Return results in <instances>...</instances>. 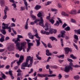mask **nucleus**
Masks as SVG:
<instances>
[{"label": "nucleus", "mask_w": 80, "mask_h": 80, "mask_svg": "<svg viewBox=\"0 0 80 80\" xmlns=\"http://www.w3.org/2000/svg\"><path fill=\"white\" fill-rule=\"evenodd\" d=\"M23 37L21 35H18V37L17 38V40L15 41V44L18 50L19 51H21L23 50V47L27 44L26 42H23L21 43L20 47V43L18 42H20L21 40L20 38H23Z\"/></svg>", "instance_id": "1"}, {"label": "nucleus", "mask_w": 80, "mask_h": 80, "mask_svg": "<svg viewBox=\"0 0 80 80\" xmlns=\"http://www.w3.org/2000/svg\"><path fill=\"white\" fill-rule=\"evenodd\" d=\"M34 33L35 35H32L31 36V37H30V38H29L33 40L34 36L37 38H38V40L37 39L35 40V41L37 43L36 46L37 47H38L39 46H40V37L38 36V32H37V29H36Z\"/></svg>", "instance_id": "2"}, {"label": "nucleus", "mask_w": 80, "mask_h": 80, "mask_svg": "<svg viewBox=\"0 0 80 80\" xmlns=\"http://www.w3.org/2000/svg\"><path fill=\"white\" fill-rule=\"evenodd\" d=\"M37 16L38 17H40V21L39 22V25L41 27H44V25H43V18L42 17V14L41 12H39L38 14H37Z\"/></svg>", "instance_id": "3"}, {"label": "nucleus", "mask_w": 80, "mask_h": 80, "mask_svg": "<svg viewBox=\"0 0 80 80\" xmlns=\"http://www.w3.org/2000/svg\"><path fill=\"white\" fill-rule=\"evenodd\" d=\"M23 60H24V56L21 55L19 58V61L16 62L18 66H19V65L21 64V63L23 62Z\"/></svg>", "instance_id": "4"}, {"label": "nucleus", "mask_w": 80, "mask_h": 80, "mask_svg": "<svg viewBox=\"0 0 80 80\" xmlns=\"http://www.w3.org/2000/svg\"><path fill=\"white\" fill-rule=\"evenodd\" d=\"M70 68V70L71 71H72L73 70V68L72 67H73L74 68H78V67H80V66L78 65H73V63L72 62H70L69 65V66H68Z\"/></svg>", "instance_id": "5"}, {"label": "nucleus", "mask_w": 80, "mask_h": 80, "mask_svg": "<svg viewBox=\"0 0 80 80\" xmlns=\"http://www.w3.org/2000/svg\"><path fill=\"white\" fill-rule=\"evenodd\" d=\"M7 10H9V9L8 8L7 6H6V8H5L4 12L5 16L3 18V20H5L7 18Z\"/></svg>", "instance_id": "6"}, {"label": "nucleus", "mask_w": 80, "mask_h": 80, "mask_svg": "<svg viewBox=\"0 0 80 80\" xmlns=\"http://www.w3.org/2000/svg\"><path fill=\"white\" fill-rule=\"evenodd\" d=\"M64 49L65 50V53H66V54H68V53H69V52H72V48H70L68 47H67L65 48Z\"/></svg>", "instance_id": "7"}, {"label": "nucleus", "mask_w": 80, "mask_h": 80, "mask_svg": "<svg viewBox=\"0 0 80 80\" xmlns=\"http://www.w3.org/2000/svg\"><path fill=\"white\" fill-rule=\"evenodd\" d=\"M28 58L26 59V62L23 63L22 64V65L23 67H27V65L28 64V60H29V59H28Z\"/></svg>", "instance_id": "8"}, {"label": "nucleus", "mask_w": 80, "mask_h": 80, "mask_svg": "<svg viewBox=\"0 0 80 80\" xmlns=\"http://www.w3.org/2000/svg\"><path fill=\"white\" fill-rule=\"evenodd\" d=\"M51 25L50 24H47V23H46L45 25V26H44V27H45V28H44V29L46 31H47L48 30V27H51Z\"/></svg>", "instance_id": "9"}, {"label": "nucleus", "mask_w": 80, "mask_h": 80, "mask_svg": "<svg viewBox=\"0 0 80 80\" xmlns=\"http://www.w3.org/2000/svg\"><path fill=\"white\" fill-rule=\"evenodd\" d=\"M70 70V68L69 67V66H66L65 67L64 71L65 72H67V73H68Z\"/></svg>", "instance_id": "10"}, {"label": "nucleus", "mask_w": 80, "mask_h": 80, "mask_svg": "<svg viewBox=\"0 0 80 80\" xmlns=\"http://www.w3.org/2000/svg\"><path fill=\"white\" fill-rule=\"evenodd\" d=\"M0 35L2 36L1 38L0 39V42L2 43L5 41V36L3 35V34H0Z\"/></svg>", "instance_id": "11"}, {"label": "nucleus", "mask_w": 80, "mask_h": 80, "mask_svg": "<svg viewBox=\"0 0 80 80\" xmlns=\"http://www.w3.org/2000/svg\"><path fill=\"white\" fill-rule=\"evenodd\" d=\"M46 54L47 56H51L52 55V53L50 52V51L48 49H47L46 51Z\"/></svg>", "instance_id": "12"}, {"label": "nucleus", "mask_w": 80, "mask_h": 80, "mask_svg": "<svg viewBox=\"0 0 80 80\" xmlns=\"http://www.w3.org/2000/svg\"><path fill=\"white\" fill-rule=\"evenodd\" d=\"M49 39H50V40H52V42H53L54 40H55V41H56V42H57V41H58V40H57V39L56 38H55V37L53 36H52L50 37L49 38Z\"/></svg>", "instance_id": "13"}, {"label": "nucleus", "mask_w": 80, "mask_h": 80, "mask_svg": "<svg viewBox=\"0 0 80 80\" xmlns=\"http://www.w3.org/2000/svg\"><path fill=\"white\" fill-rule=\"evenodd\" d=\"M65 33H66V32L64 30H62L61 32V33L62 34L61 37H62V38H64V36H63V35H65Z\"/></svg>", "instance_id": "14"}, {"label": "nucleus", "mask_w": 80, "mask_h": 80, "mask_svg": "<svg viewBox=\"0 0 80 80\" xmlns=\"http://www.w3.org/2000/svg\"><path fill=\"white\" fill-rule=\"evenodd\" d=\"M1 6L2 7H3L5 4V1L4 0H0Z\"/></svg>", "instance_id": "15"}, {"label": "nucleus", "mask_w": 80, "mask_h": 80, "mask_svg": "<svg viewBox=\"0 0 80 80\" xmlns=\"http://www.w3.org/2000/svg\"><path fill=\"white\" fill-rule=\"evenodd\" d=\"M23 0L24 1V5L26 6V9L27 10H28V3H27V2L26 1V0Z\"/></svg>", "instance_id": "16"}, {"label": "nucleus", "mask_w": 80, "mask_h": 80, "mask_svg": "<svg viewBox=\"0 0 80 80\" xmlns=\"http://www.w3.org/2000/svg\"><path fill=\"white\" fill-rule=\"evenodd\" d=\"M61 15H62V16H64L65 17H68V16H69V15L63 11L61 13Z\"/></svg>", "instance_id": "17"}, {"label": "nucleus", "mask_w": 80, "mask_h": 80, "mask_svg": "<svg viewBox=\"0 0 80 80\" xmlns=\"http://www.w3.org/2000/svg\"><path fill=\"white\" fill-rule=\"evenodd\" d=\"M76 12H77V11H76V10H73L70 12L69 13L71 14V15H74V14H75Z\"/></svg>", "instance_id": "18"}, {"label": "nucleus", "mask_w": 80, "mask_h": 80, "mask_svg": "<svg viewBox=\"0 0 80 80\" xmlns=\"http://www.w3.org/2000/svg\"><path fill=\"white\" fill-rule=\"evenodd\" d=\"M41 8V6H40L39 5H37L34 8L35 10H39Z\"/></svg>", "instance_id": "19"}, {"label": "nucleus", "mask_w": 80, "mask_h": 80, "mask_svg": "<svg viewBox=\"0 0 80 80\" xmlns=\"http://www.w3.org/2000/svg\"><path fill=\"white\" fill-rule=\"evenodd\" d=\"M17 61H18V60H14L11 63V67L12 68L13 67V64L15 63L16 62H17Z\"/></svg>", "instance_id": "20"}, {"label": "nucleus", "mask_w": 80, "mask_h": 80, "mask_svg": "<svg viewBox=\"0 0 80 80\" xmlns=\"http://www.w3.org/2000/svg\"><path fill=\"white\" fill-rule=\"evenodd\" d=\"M73 78L74 79L76 80H79V79H80V77L79 76V75H78L74 76Z\"/></svg>", "instance_id": "21"}, {"label": "nucleus", "mask_w": 80, "mask_h": 80, "mask_svg": "<svg viewBox=\"0 0 80 80\" xmlns=\"http://www.w3.org/2000/svg\"><path fill=\"white\" fill-rule=\"evenodd\" d=\"M28 58V59H29L28 62H29V60L33 61V57H31V56H28L27 57V58Z\"/></svg>", "instance_id": "22"}, {"label": "nucleus", "mask_w": 80, "mask_h": 80, "mask_svg": "<svg viewBox=\"0 0 80 80\" xmlns=\"http://www.w3.org/2000/svg\"><path fill=\"white\" fill-rule=\"evenodd\" d=\"M64 30L66 31H70V28L69 26H67L64 28Z\"/></svg>", "instance_id": "23"}, {"label": "nucleus", "mask_w": 80, "mask_h": 80, "mask_svg": "<svg viewBox=\"0 0 80 80\" xmlns=\"http://www.w3.org/2000/svg\"><path fill=\"white\" fill-rule=\"evenodd\" d=\"M1 72V75H2L1 76V77L2 78L5 79L6 78V76L4 74H3V72Z\"/></svg>", "instance_id": "24"}, {"label": "nucleus", "mask_w": 80, "mask_h": 80, "mask_svg": "<svg viewBox=\"0 0 80 80\" xmlns=\"http://www.w3.org/2000/svg\"><path fill=\"white\" fill-rule=\"evenodd\" d=\"M53 31H54V29L53 28H51L49 30V32L50 34H53Z\"/></svg>", "instance_id": "25"}, {"label": "nucleus", "mask_w": 80, "mask_h": 80, "mask_svg": "<svg viewBox=\"0 0 80 80\" xmlns=\"http://www.w3.org/2000/svg\"><path fill=\"white\" fill-rule=\"evenodd\" d=\"M70 57L71 58H72V59H73L74 60L76 59L77 58L76 57L74 56L73 54H71L70 55Z\"/></svg>", "instance_id": "26"}, {"label": "nucleus", "mask_w": 80, "mask_h": 80, "mask_svg": "<svg viewBox=\"0 0 80 80\" xmlns=\"http://www.w3.org/2000/svg\"><path fill=\"white\" fill-rule=\"evenodd\" d=\"M1 32L3 35H5L6 34V31L4 29H1Z\"/></svg>", "instance_id": "27"}, {"label": "nucleus", "mask_w": 80, "mask_h": 80, "mask_svg": "<svg viewBox=\"0 0 80 80\" xmlns=\"http://www.w3.org/2000/svg\"><path fill=\"white\" fill-rule=\"evenodd\" d=\"M37 76L39 77H43L44 74H42L38 73L37 74Z\"/></svg>", "instance_id": "28"}, {"label": "nucleus", "mask_w": 80, "mask_h": 80, "mask_svg": "<svg viewBox=\"0 0 80 80\" xmlns=\"http://www.w3.org/2000/svg\"><path fill=\"white\" fill-rule=\"evenodd\" d=\"M60 25V22H59L58 21H56V23L54 24V25L55 26H57L58 27V26H59V25Z\"/></svg>", "instance_id": "29"}, {"label": "nucleus", "mask_w": 80, "mask_h": 80, "mask_svg": "<svg viewBox=\"0 0 80 80\" xmlns=\"http://www.w3.org/2000/svg\"><path fill=\"white\" fill-rule=\"evenodd\" d=\"M33 19V20H36L37 18H36V16L33 15V14L31 15L30 16Z\"/></svg>", "instance_id": "30"}, {"label": "nucleus", "mask_w": 80, "mask_h": 80, "mask_svg": "<svg viewBox=\"0 0 80 80\" xmlns=\"http://www.w3.org/2000/svg\"><path fill=\"white\" fill-rule=\"evenodd\" d=\"M33 43L29 42L28 44V47H31V46H33Z\"/></svg>", "instance_id": "31"}, {"label": "nucleus", "mask_w": 80, "mask_h": 80, "mask_svg": "<svg viewBox=\"0 0 80 80\" xmlns=\"http://www.w3.org/2000/svg\"><path fill=\"white\" fill-rule=\"evenodd\" d=\"M57 75L55 74H52V75H48V77H56Z\"/></svg>", "instance_id": "32"}, {"label": "nucleus", "mask_w": 80, "mask_h": 80, "mask_svg": "<svg viewBox=\"0 0 80 80\" xmlns=\"http://www.w3.org/2000/svg\"><path fill=\"white\" fill-rule=\"evenodd\" d=\"M66 26H68V25L67 24H66V23H64V24H63L62 26V28H65V27H66Z\"/></svg>", "instance_id": "33"}, {"label": "nucleus", "mask_w": 80, "mask_h": 80, "mask_svg": "<svg viewBox=\"0 0 80 80\" xmlns=\"http://www.w3.org/2000/svg\"><path fill=\"white\" fill-rule=\"evenodd\" d=\"M74 32H77V33H78V34H79V35H80V29L77 30H75Z\"/></svg>", "instance_id": "34"}, {"label": "nucleus", "mask_w": 80, "mask_h": 80, "mask_svg": "<svg viewBox=\"0 0 80 80\" xmlns=\"http://www.w3.org/2000/svg\"><path fill=\"white\" fill-rule=\"evenodd\" d=\"M74 38L75 39H76V40H78V36L76 35L75 34L74 35Z\"/></svg>", "instance_id": "35"}, {"label": "nucleus", "mask_w": 80, "mask_h": 80, "mask_svg": "<svg viewBox=\"0 0 80 80\" xmlns=\"http://www.w3.org/2000/svg\"><path fill=\"white\" fill-rule=\"evenodd\" d=\"M13 3L12 4V7H13L14 8H15L17 7V5H16V4L15 3Z\"/></svg>", "instance_id": "36"}, {"label": "nucleus", "mask_w": 80, "mask_h": 80, "mask_svg": "<svg viewBox=\"0 0 80 80\" xmlns=\"http://www.w3.org/2000/svg\"><path fill=\"white\" fill-rule=\"evenodd\" d=\"M28 23H26V24L25 25V26L24 27L26 30H27V29H28Z\"/></svg>", "instance_id": "37"}, {"label": "nucleus", "mask_w": 80, "mask_h": 80, "mask_svg": "<svg viewBox=\"0 0 80 80\" xmlns=\"http://www.w3.org/2000/svg\"><path fill=\"white\" fill-rule=\"evenodd\" d=\"M49 21L52 23V24H53L54 22H55V21L53 19H50Z\"/></svg>", "instance_id": "38"}, {"label": "nucleus", "mask_w": 80, "mask_h": 80, "mask_svg": "<svg viewBox=\"0 0 80 80\" xmlns=\"http://www.w3.org/2000/svg\"><path fill=\"white\" fill-rule=\"evenodd\" d=\"M73 45L75 47L76 49V50H78V47H77V46L76 45V44L75 43H73Z\"/></svg>", "instance_id": "39"}, {"label": "nucleus", "mask_w": 80, "mask_h": 80, "mask_svg": "<svg viewBox=\"0 0 80 80\" xmlns=\"http://www.w3.org/2000/svg\"><path fill=\"white\" fill-rule=\"evenodd\" d=\"M47 45L48 48H52V46L50 43H48Z\"/></svg>", "instance_id": "40"}, {"label": "nucleus", "mask_w": 80, "mask_h": 80, "mask_svg": "<svg viewBox=\"0 0 80 80\" xmlns=\"http://www.w3.org/2000/svg\"><path fill=\"white\" fill-rule=\"evenodd\" d=\"M41 42L42 43L44 46H45V48H47V44L46 43L43 42L42 41H41Z\"/></svg>", "instance_id": "41"}, {"label": "nucleus", "mask_w": 80, "mask_h": 80, "mask_svg": "<svg viewBox=\"0 0 80 80\" xmlns=\"http://www.w3.org/2000/svg\"><path fill=\"white\" fill-rule=\"evenodd\" d=\"M58 79H61L62 77V76L61 75V74H59L58 76Z\"/></svg>", "instance_id": "42"}, {"label": "nucleus", "mask_w": 80, "mask_h": 80, "mask_svg": "<svg viewBox=\"0 0 80 80\" xmlns=\"http://www.w3.org/2000/svg\"><path fill=\"white\" fill-rule=\"evenodd\" d=\"M8 31L9 32H12V29L11 28V27L10 26H9L8 28Z\"/></svg>", "instance_id": "43"}, {"label": "nucleus", "mask_w": 80, "mask_h": 80, "mask_svg": "<svg viewBox=\"0 0 80 80\" xmlns=\"http://www.w3.org/2000/svg\"><path fill=\"white\" fill-rule=\"evenodd\" d=\"M28 35L29 38H30V37H32V33H31V32H29L28 33Z\"/></svg>", "instance_id": "44"}, {"label": "nucleus", "mask_w": 80, "mask_h": 80, "mask_svg": "<svg viewBox=\"0 0 80 80\" xmlns=\"http://www.w3.org/2000/svg\"><path fill=\"white\" fill-rule=\"evenodd\" d=\"M9 26V23L6 24V25L5 27H6V29H8V28Z\"/></svg>", "instance_id": "45"}, {"label": "nucleus", "mask_w": 80, "mask_h": 80, "mask_svg": "<svg viewBox=\"0 0 80 80\" xmlns=\"http://www.w3.org/2000/svg\"><path fill=\"white\" fill-rule=\"evenodd\" d=\"M51 11H52V12H56V11H58L57 9H56L53 8H52L51 9Z\"/></svg>", "instance_id": "46"}, {"label": "nucleus", "mask_w": 80, "mask_h": 80, "mask_svg": "<svg viewBox=\"0 0 80 80\" xmlns=\"http://www.w3.org/2000/svg\"><path fill=\"white\" fill-rule=\"evenodd\" d=\"M49 74H50V75H51L52 74V73H53V71H51L50 68H49Z\"/></svg>", "instance_id": "47"}, {"label": "nucleus", "mask_w": 80, "mask_h": 80, "mask_svg": "<svg viewBox=\"0 0 80 80\" xmlns=\"http://www.w3.org/2000/svg\"><path fill=\"white\" fill-rule=\"evenodd\" d=\"M61 46L63 47V39H61Z\"/></svg>", "instance_id": "48"}, {"label": "nucleus", "mask_w": 80, "mask_h": 80, "mask_svg": "<svg viewBox=\"0 0 80 80\" xmlns=\"http://www.w3.org/2000/svg\"><path fill=\"white\" fill-rule=\"evenodd\" d=\"M58 19L59 22V23H62V20L60 18H58Z\"/></svg>", "instance_id": "49"}, {"label": "nucleus", "mask_w": 80, "mask_h": 80, "mask_svg": "<svg viewBox=\"0 0 80 80\" xmlns=\"http://www.w3.org/2000/svg\"><path fill=\"white\" fill-rule=\"evenodd\" d=\"M71 22H72V23H76V21H75V20L72 19L71 20Z\"/></svg>", "instance_id": "50"}, {"label": "nucleus", "mask_w": 80, "mask_h": 80, "mask_svg": "<svg viewBox=\"0 0 80 80\" xmlns=\"http://www.w3.org/2000/svg\"><path fill=\"white\" fill-rule=\"evenodd\" d=\"M12 71H9V74L11 76V75H13V74H12Z\"/></svg>", "instance_id": "51"}, {"label": "nucleus", "mask_w": 80, "mask_h": 80, "mask_svg": "<svg viewBox=\"0 0 80 80\" xmlns=\"http://www.w3.org/2000/svg\"><path fill=\"white\" fill-rule=\"evenodd\" d=\"M35 23H36V22H35V20L33 22H30L31 25H34Z\"/></svg>", "instance_id": "52"}, {"label": "nucleus", "mask_w": 80, "mask_h": 80, "mask_svg": "<svg viewBox=\"0 0 80 80\" xmlns=\"http://www.w3.org/2000/svg\"><path fill=\"white\" fill-rule=\"evenodd\" d=\"M12 30L14 33V34H15V35H17V32H16V31L14 30V29H13V28H12Z\"/></svg>", "instance_id": "53"}, {"label": "nucleus", "mask_w": 80, "mask_h": 80, "mask_svg": "<svg viewBox=\"0 0 80 80\" xmlns=\"http://www.w3.org/2000/svg\"><path fill=\"white\" fill-rule=\"evenodd\" d=\"M41 32V33H42V34H45L46 33V31L43 30H42Z\"/></svg>", "instance_id": "54"}, {"label": "nucleus", "mask_w": 80, "mask_h": 80, "mask_svg": "<svg viewBox=\"0 0 80 80\" xmlns=\"http://www.w3.org/2000/svg\"><path fill=\"white\" fill-rule=\"evenodd\" d=\"M50 16H49L46 17V19H47V20H48L49 21L50 20Z\"/></svg>", "instance_id": "55"}, {"label": "nucleus", "mask_w": 80, "mask_h": 80, "mask_svg": "<svg viewBox=\"0 0 80 80\" xmlns=\"http://www.w3.org/2000/svg\"><path fill=\"white\" fill-rule=\"evenodd\" d=\"M25 67L24 66H21V68L22 69V70H25Z\"/></svg>", "instance_id": "56"}, {"label": "nucleus", "mask_w": 80, "mask_h": 80, "mask_svg": "<svg viewBox=\"0 0 80 80\" xmlns=\"http://www.w3.org/2000/svg\"><path fill=\"white\" fill-rule=\"evenodd\" d=\"M31 48V47H28V48H27V52H29V50H30Z\"/></svg>", "instance_id": "57"}, {"label": "nucleus", "mask_w": 80, "mask_h": 80, "mask_svg": "<svg viewBox=\"0 0 80 80\" xmlns=\"http://www.w3.org/2000/svg\"><path fill=\"white\" fill-rule=\"evenodd\" d=\"M11 27H15V24L14 23H12L11 24Z\"/></svg>", "instance_id": "58"}, {"label": "nucleus", "mask_w": 80, "mask_h": 80, "mask_svg": "<svg viewBox=\"0 0 80 80\" xmlns=\"http://www.w3.org/2000/svg\"><path fill=\"white\" fill-rule=\"evenodd\" d=\"M16 57H17V58H19V57H20V55L18 53H16Z\"/></svg>", "instance_id": "59"}, {"label": "nucleus", "mask_w": 80, "mask_h": 80, "mask_svg": "<svg viewBox=\"0 0 80 80\" xmlns=\"http://www.w3.org/2000/svg\"><path fill=\"white\" fill-rule=\"evenodd\" d=\"M64 57H65L64 55H61L59 56V58H64Z\"/></svg>", "instance_id": "60"}, {"label": "nucleus", "mask_w": 80, "mask_h": 80, "mask_svg": "<svg viewBox=\"0 0 80 80\" xmlns=\"http://www.w3.org/2000/svg\"><path fill=\"white\" fill-rule=\"evenodd\" d=\"M21 10L23 11V10H25V8L24 7H21Z\"/></svg>", "instance_id": "61"}, {"label": "nucleus", "mask_w": 80, "mask_h": 80, "mask_svg": "<svg viewBox=\"0 0 80 80\" xmlns=\"http://www.w3.org/2000/svg\"><path fill=\"white\" fill-rule=\"evenodd\" d=\"M5 68H6V69H8V68H10V65H7L6 66Z\"/></svg>", "instance_id": "62"}, {"label": "nucleus", "mask_w": 80, "mask_h": 80, "mask_svg": "<svg viewBox=\"0 0 80 80\" xmlns=\"http://www.w3.org/2000/svg\"><path fill=\"white\" fill-rule=\"evenodd\" d=\"M32 66V64H29L27 66V67L28 68L29 67H31Z\"/></svg>", "instance_id": "63"}, {"label": "nucleus", "mask_w": 80, "mask_h": 80, "mask_svg": "<svg viewBox=\"0 0 80 80\" xmlns=\"http://www.w3.org/2000/svg\"><path fill=\"white\" fill-rule=\"evenodd\" d=\"M58 7L59 8H62V5L60 3H58Z\"/></svg>", "instance_id": "64"}]
</instances>
